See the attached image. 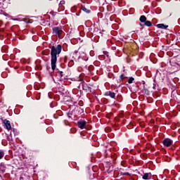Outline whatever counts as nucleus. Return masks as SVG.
Returning <instances> with one entry per match:
<instances>
[{
    "mask_svg": "<svg viewBox=\"0 0 180 180\" xmlns=\"http://www.w3.org/2000/svg\"><path fill=\"white\" fill-rule=\"evenodd\" d=\"M61 50H63V48L60 44H58L56 48L54 46L51 47V69L53 71L56 70V64H57V56L61 53Z\"/></svg>",
    "mask_w": 180,
    "mask_h": 180,
    "instance_id": "1",
    "label": "nucleus"
},
{
    "mask_svg": "<svg viewBox=\"0 0 180 180\" xmlns=\"http://www.w3.org/2000/svg\"><path fill=\"white\" fill-rule=\"evenodd\" d=\"M77 126L79 129H84L86 126V121L80 120L77 122Z\"/></svg>",
    "mask_w": 180,
    "mask_h": 180,
    "instance_id": "2",
    "label": "nucleus"
},
{
    "mask_svg": "<svg viewBox=\"0 0 180 180\" xmlns=\"http://www.w3.org/2000/svg\"><path fill=\"white\" fill-rule=\"evenodd\" d=\"M53 33H54L55 34H58V36H60L61 33H63V30H61V28L56 27L53 28Z\"/></svg>",
    "mask_w": 180,
    "mask_h": 180,
    "instance_id": "3",
    "label": "nucleus"
},
{
    "mask_svg": "<svg viewBox=\"0 0 180 180\" xmlns=\"http://www.w3.org/2000/svg\"><path fill=\"white\" fill-rule=\"evenodd\" d=\"M163 144L165 146V147H169V146L172 144V141L170 139H165L163 141Z\"/></svg>",
    "mask_w": 180,
    "mask_h": 180,
    "instance_id": "4",
    "label": "nucleus"
},
{
    "mask_svg": "<svg viewBox=\"0 0 180 180\" xmlns=\"http://www.w3.org/2000/svg\"><path fill=\"white\" fill-rule=\"evenodd\" d=\"M4 124H5L7 130H11L12 129V126H11V122L8 120H4Z\"/></svg>",
    "mask_w": 180,
    "mask_h": 180,
    "instance_id": "5",
    "label": "nucleus"
},
{
    "mask_svg": "<svg viewBox=\"0 0 180 180\" xmlns=\"http://www.w3.org/2000/svg\"><path fill=\"white\" fill-rule=\"evenodd\" d=\"M142 178L143 179H151V174L150 173H146Z\"/></svg>",
    "mask_w": 180,
    "mask_h": 180,
    "instance_id": "6",
    "label": "nucleus"
},
{
    "mask_svg": "<svg viewBox=\"0 0 180 180\" xmlns=\"http://www.w3.org/2000/svg\"><path fill=\"white\" fill-rule=\"evenodd\" d=\"M139 20L141 22V23H145L147 21V18L146 15H141L139 18Z\"/></svg>",
    "mask_w": 180,
    "mask_h": 180,
    "instance_id": "7",
    "label": "nucleus"
},
{
    "mask_svg": "<svg viewBox=\"0 0 180 180\" xmlns=\"http://www.w3.org/2000/svg\"><path fill=\"white\" fill-rule=\"evenodd\" d=\"M156 26L158 29H167L168 27V25L164 24H158Z\"/></svg>",
    "mask_w": 180,
    "mask_h": 180,
    "instance_id": "8",
    "label": "nucleus"
},
{
    "mask_svg": "<svg viewBox=\"0 0 180 180\" xmlns=\"http://www.w3.org/2000/svg\"><path fill=\"white\" fill-rule=\"evenodd\" d=\"M144 25H145V26H148V27L153 26V23L150 21L145 22Z\"/></svg>",
    "mask_w": 180,
    "mask_h": 180,
    "instance_id": "9",
    "label": "nucleus"
},
{
    "mask_svg": "<svg viewBox=\"0 0 180 180\" xmlns=\"http://www.w3.org/2000/svg\"><path fill=\"white\" fill-rule=\"evenodd\" d=\"M107 94L109 95V96H110V98H114L116 96V94H115V93L109 91L108 93H107Z\"/></svg>",
    "mask_w": 180,
    "mask_h": 180,
    "instance_id": "10",
    "label": "nucleus"
},
{
    "mask_svg": "<svg viewBox=\"0 0 180 180\" xmlns=\"http://www.w3.org/2000/svg\"><path fill=\"white\" fill-rule=\"evenodd\" d=\"M82 10L83 12H85L86 13H89L91 12V11L88 10L84 6L82 7Z\"/></svg>",
    "mask_w": 180,
    "mask_h": 180,
    "instance_id": "11",
    "label": "nucleus"
},
{
    "mask_svg": "<svg viewBox=\"0 0 180 180\" xmlns=\"http://www.w3.org/2000/svg\"><path fill=\"white\" fill-rule=\"evenodd\" d=\"M100 5H105L106 0H98Z\"/></svg>",
    "mask_w": 180,
    "mask_h": 180,
    "instance_id": "12",
    "label": "nucleus"
},
{
    "mask_svg": "<svg viewBox=\"0 0 180 180\" xmlns=\"http://www.w3.org/2000/svg\"><path fill=\"white\" fill-rule=\"evenodd\" d=\"M133 81H134V78L130 77L128 80L129 84H133Z\"/></svg>",
    "mask_w": 180,
    "mask_h": 180,
    "instance_id": "13",
    "label": "nucleus"
},
{
    "mask_svg": "<svg viewBox=\"0 0 180 180\" xmlns=\"http://www.w3.org/2000/svg\"><path fill=\"white\" fill-rule=\"evenodd\" d=\"M4 158V152L0 151V160H2Z\"/></svg>",
    "mask_w": 180,
    "mask_h": 180,
    "instance_id": "14",
    "label": "nucleus"
},
{
    "mask_svg": "<svg viewBox=\"0 0 180 180\" xmlns=\"http://www.w3.org/2000/svg\"><path fill=\"white\" fill-rule=\"evenodd\" d=\"M124 78H126V76H124V75H121L120 79H124Z\"/></svg>",
    "mask_w": 180,
    "mask_h": 180,
    "instance_id": "15",
    "label": "nucleus"
},
{
    "mask_svg": "<svg viewBox=\"0 0 180 180\" xmlns=\"http://www.w3.org/2000/svg\"><path fill=\"white\" fill-rule=\"evenodd\" d=\"M82 86H83V89L86 91V84H82Z\"/></svg>",
    "mask_w": 180,
    "mask_h": 180,
    "instance_id": "16",
    "label": "nucleus"
},
{
    "mask_svg": "<svg viewBox=\"0 0 180 180\" xmlns=\"http://www.w3.org/2000/svg\"><path fill=\"white\" fill-rule=\"evenodd\" d=\"M145 92L147 95H148L150 94V91L146 89H145Z\"/></svg>",
    "mask_w": 180,
    "mask_h": 180,
    "instance_id": "17",
    "label": "nucleus"
},
{
    "mask_svg": "<svg viewBox=\"0 0 180 180\" xmlns=\"http://www.w3.org/2000/svg\"><path fill=\"white\" fill-rule=\"evenodd\" d=\"M64 4H65V1H61L60 3V5H64Z\"/></svg>",
    "mask_w": 180,
    "mask_h": 180,
    "instance_id": "18",
    "label": "nucleus"
},
{
    "mask_svg": "<svg viewBox=\"0 0 180 180\" xmlns=\"http://www.w3.org/2000/svg\"><path fill=\"white\" fill-rule=\"evenodd\" d=\"M153 91L155 89V84H153Z\"/></svg>",
    "mask_w": 180,
    "mask_h": 180,
    "instance_id": "19",
    "label": "nucleus"
},
{
    "mask_svg": "<svg viewBox=\"0 0 180 180\" xmlns=\"http://www.w3.org/2000/svg\"><path fill=\"white\" fill-rule=\"evenodd\" d=\"M60 77H63V72H60Z\"/></svg>",
    "mask_w": 180,
    "mask_h": 180,
    "instance_id": "20",
    "label": "nucleus"
},
{
    "mask_svg": "<svg viewBox=\"0 0 180 180\" xmlns=\"http://www.w3.org/2000/svg\"><path fill=\"white\" fill-rule=\"evenodd\" d=\"M77 53H78L77 51H74V54H77Z\"/></svg>",
    "mask_w": 180,
    "mask_h": 180,
    "instance_id": "21",
    "label": "nucleus"
},
{
    "mask_svg": "<svg viewBox=\"0 0 180 180\" xmlns=\"http://www.w3.org/2000/svg\"><path fill=\"white\" fill-rule=\"evenodd\" d=\"M126 174H127V173H124V174H123V175H126Z\"/></svg>",
    "mask_w": 180,
    "mask_h": 180,
    "instance_id": "22",
    "label": "nucleus"
}]
</instances>
